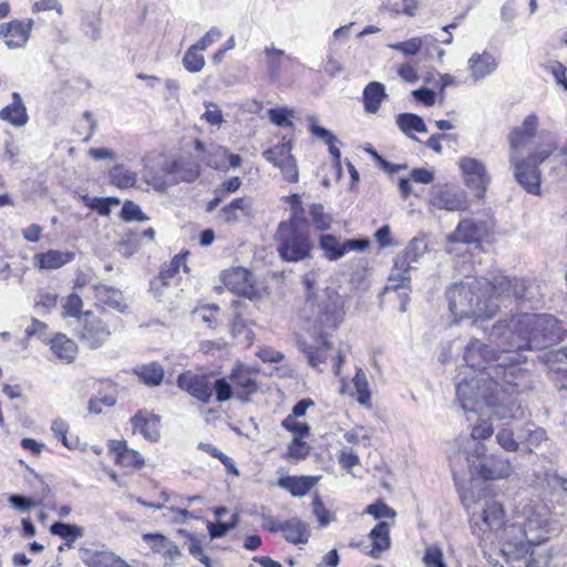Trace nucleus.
Returning a JSON list of instances; mask_svg holds the SVG:
<instances>
[{
    "label": "nucleus",
    "instance_id": "nucleus-23",
    "mask_svg": "<svg viewBox=\"0 0 567 567\" xmlns=\"http://www.w3.org/2000/svg\"><path fill=\"white\" fill-rule=\"evenodd\" d=\"M75 258L73 251H62L50 249L45 252H40L34 256V260L40 269L52 270L59 269Z\"/></svg>",
    "mask_w": 567,
    "mask_h": 567
},
{
    "label": "nucleus",
    "instance_id": "nucleus-59",
    "mask_svg": "<svg viewBox=\"0 0 567 567\" xmlns=\"http://www.w3.org/2000/svg\"><path fill=\"white\" fill-rule=\"evenodd\" d=\"M143 179L157 190H164L167 187V182L162 176V173H154L147 165H145L143 171Z\"/></svg>",
    "mask_w": 567,
    "mask_h": 567
},
{
    "label": "nucleus",
    "instance_id": "nucleus-48",
    "mask_svg": "<svg viewBox=\"0 0 567 567\" xmlns=\"http://www.w3.org/2000/svg\"><path fill=\"white\" fill-rule=\"evenodd\" d=\"M238 524V515L234 514L230 522H208L207 529L210 538H220L225 536L230 529L235 528Z\"/></svg>",
    "mask_w": 567,
    "mask_h": 567
},
{
    "label": "nucleus",
    "instance_id": "nucleus-14",
    "mask_svg": "<svg viewBox=\"0 0 567 567\" xmlns=\"http://www.w3.org/2000/svg\"><path fill=\"white\" fill-rule=\"evenodd\" d=\"M475 471L482 478L495 481L508 477L512 473V465L509 460L503 455H491L475 465Z\"/></svg>",
    "mask_w": 567,
    "mask_h": 567
},
{
    "label": "nucleus",
    "instance_id": "nucleus-64",
    "mask_svg": "<svg viewBox=\"0 0 567 567\" xmlns=\"http://www.w3.org/2000/svg\"><path fill=\"white\" fill-rule=\"evenodd\" d=\"M161 556L165 559L164 567H172L182 557V551L174 542L169 540Z\"/></svg>",
    "mask_w": 567,
    "mask_h": 567
},
{
    "label": "nucleus",
    "instance_id": "nucleus-62",
    "mask_svg": "<svg viewBox=\"0 0 567 567\" xmlns=\"http://www.w3.org/2000/svg\"><path fill=\"white\" fill-rule=\"evenodd\" d=\"M547 70L551 73L557 84L561 85L567 91V76L566 68L558 61H551L547 65Z\"/></svg>",
    "mask_w": 567,
    "mask_h": 567
},
{
    "label": "nucleus",
    "instance_id": "nucleus-45",
    "mask_svg": "<svg viewBox=\"0 0 567 567\" xmlns=\"http://www.w3.org/2000/svg\"><path fill=\"white\" fill-rule=\"evenodd\" d=\"M97 293L100 301L113 309L118 310L120 312H125L127 307L120 300L118 291L109 287H101L97 290Z\"/></svg>",
    "mask_w": 567,
    "mask_h": 567
},
{
    "label": "nucleus",
    "instance_id": "nucleus-46",
    "mask_svg": "<svg viewBox=\"0 0 567 567\" xmlns=\"http://www.w3.org/2000/svg\"><path fill=\"white\" fill-rule=\"evenodd\" d=\"M51 430H52L53 434L58 439H60L61 443L69 450H74L78 446L79 440L76 437L74 440L68 439L66 434L69 431V424L64 420H62V419L54 420L52 422Z\"/></svg>",
    "mask_w": 567,
    "mask_h": 567
},
{
    "label": "nucleus",
    "instance_id": "nucleus-19",
    "mask_svg": "<svg viewBox=\"0 0 567 567\" xmlns=\"http://www.w3.org/2000/svg\"><path fill=\"white\" fill-rule=\"evenodd\" d=\"M316 346L307 343L305 340H298V348L307 355L309 364L319 369V365L326 360V352L330 349V343L324 333L317 332Z\"/></svg>",
    "mask_w": 567,
    "mask_h": 567
},
{
    "label": "nucleus",
    "instance_id": "nucleus-20",
    "mask_svg": "<svg viewBox=\"0 0 567 567\" xmlns=\"http://www.w3.org/2000/svg\"><path fill=\"white\" fill-rule=\"evenodd\" d=\"M497 64L496 58L488 52L473 54L468 60V68L473 81L476 83L492 74L496 70Z\"/></svg>",
    "mask_w": 567,
    "mask_h": 567
},
{
    "label": "nucleus",
    "instance_id": "nucleus-17",
    "mask_svg": "<svg viewBox=\"0 0 567 567\" xmlns=\"http://www.w3.org/2000/svg\"><path fill=\"white\" fill-rule=\"evenodd\" d=\"M159 421L158 415L147 411L136 412L131 420L134 431L141 433L151 442L159 440Z\"/></svg>",
    "mask_w": 567,
    "mask_h": 567
},
{
    "label": "nucleus",
    "instance_id": "nucleus-51",
    "mask_svg": "<svg viewBox=\"0 0 567 567\" xmlns=\"http://www.w3.org/2000/svg\"><path fill=\"white\" fill-rule=\"evenodd\" d=\"M234 385L228 378L217 379L213 385V391L215 390L216 400L220 403L230 400L234 395Z\"/></svg>",
    "mask_w": 567,
    "mask_h": 567
},
{
    "label": "nucleus",
    "instance_id": "nucleus-21",
    "mask_svg": "<svg viewBox=\"0 0 567 567\" xmlns=\"http://www.w3.org/2000/svg\"><path fill=\"white\" fill-rule=\"evenodd\" d=\"M369 538L372 543L369 555L372 558H380L391 547L390 524L379 522L369 533Z\"/></svg>",
    "mask_w": 567,
    "mask_h": 567
},
{
    "label": "nucleus",
    "instance_id": "nucleus-8",
    "mask_svg": "<svg viewBox=\"0 0 567 567\" xmlns=\"http://www.w3.org/2000/svg\"><path fill=\"white\" fill-rule=\"evenodd\" d=\"M549 155V151L533 154L526 159H519L518 155H511L509 162L514 166L515 179L527 193L533 195L540 193V172L537 165L548 158Z\"/></svg>",
    "mask_w": 567,
    "mask_h": 567
},
{
    "label": "nucleus",
    "instance_id": "nucleus-60",
    "mask_svg": "<svg viewBox=\"0 0 567 567\" xmlns=\"http://www.w3.org/2000/svg\"><path fill=\"white\" fill-rule=\"evenodd\" d=\"M179 165L178 159H164L161 163V173L164 179L166 177L171 178L172 183H179L178 175H179Z\"/></svg>",
    "mask_w": 567,
    "mask_h": 567
},
{
    "label": "nucleus",
    "instance_id": "nucleus-29",
    "mask_svg": "<svg viewBox=\"0 0 567 567\" xmlns=\"http://www.w3.org/2000/svg\"><path fill=\"white\" fill-rule=\"evenodd\" d=\"M396 125L406 136L416 140L412 134L426 133L427 127L423 118L413 113H401L396 116Z\"/></svg>",
    "mask_w": 567,
    "mask_h": 567
},
{
    "label": "nucleus",
    "instance_id": "nucleus-40",
    "mask_svg": "<svg viewBox=\"0 0 567 567\" xmlns=\"http://www.w3.org/2000/svg\"><path fill=\"white\" fill-rule=\"evenodd\" d=\"M82 200L92 210L97 212L101 216H107L111 213V203L118 204L120 200L114 197H91L89 195H83Z\"/></svg>",
    "mask_w": 567,
    "mask_h": 567
},
{
    "label": "nucleus",
    "instance_id": "nucleus-38",
    "mask_svg": "<svg viewBox=\"0 0 567 567\" xmlns=\"http://www.w3.org/2000/svg\"><path fill=\"white\" fill-rule=\"evenodd\" d=\"M266 58H267V68L269 76L272 80H277L280 76L281 65L284 61L285 53L282 50L275 48H266L265 49Z\"/></svg>",
    "mask_w": 567,
    "mask_h": 567
},
{
    "label": "nucleus",
    "instance_id": "nucleus-47",
    "mask_svg": "<svg viewBox=\"0 0 567 567\" xmlns=\"http://www.w3.org/2000/svg\"><path fill=\"white\" fill-rule=\"evenodd\" d=\"M121 218L127 223L134 221V220L147 221L150 219V217L142 212L140 206L132 200H126L123 204V207L121 210Z\"/></svg>",
    "mask_w": 567,
    "mask_h": 567
},
{
    "label": "nucleus",
    "instance_id": "nucleus-57",
    "mask_svg": "<svg viewBox=\"0 0 567 567\" xmlns=\"http://www.w3.org/2000/svg\"><path fill=\"white\" fill-rule=\"evenodd\" d=\"M465 445V453H466V460L468 463H471V457L475 456L477 458H481L486 454V446L478 442L480 440H474L471 436L467 439L462 440Z\"/></svg>",
    "mask_w": 567,
    "mask_h": 567
},
{
    "label": "nucleus",
    "instance_id": "nucleus-13",
    "mask_svg": "<svg viewBox=\"0 0 567 567\" xmlns=\"http://www.w3.org/2000/svg\"><path fill=\"white\" fill-rule=\"evenodd\" d=\"M486 225L481 220L464 218L455 230L447 235V243L480 244L486 235Z\"/></svg>",
    "mask_w": 567,
    "mask_h": 567
},
{
    "label": "nucleus",
    "instance_id": "nucleus-37",
    "mask_svg": "<svg viewBox=\"0 0 567 567\" xmlns=\"http://www.w3.org/2000/svg\"><path fill=\"white\" fill-rule=\"evenodd\" d=\"M353 385L357 391V400L361 405H370L371 392L369 390V382L367 374L362 369H358L354 378Z\"/></svg>",
    "mask_w": 567,
    "mask_h": 567
},
{
    "label": "nucleus",
    "instance_id": "nucleus-34",
    "mask_svg": "<svg viewBox=\"0 0 567 567\" xmlns=\"http://www.w3.org/2000/svg\"><path fill=\"white\" fill-rule=\"evenodd\" d=\"M262 157L279 168L285 164V162L292 157L291 144L289 142L276 144L275 146L264 151Z\"/></svg>",
    "mask_w": 567,
    "mask_h": 567
},
{
    "label": "nucleus",
    "instance_id": "nucleus-61",
    "mask_svg": "<svg viewBox=\"0 0 567 567\" xmlns=\"http://www.w3.org/2000/svg\"><path fill=\"white\" fill-rule=\"evenodd\" d=\"M279 169L284 176V179L288 183H297L299 181V171L297 167V162L292 156L285 164H282Z\"/></svg>",
    "mask_w": 567,
    "mask_h": 567
},
{
    "label": "nucleus",
    "instance_id": "nucleus-36",
    "mask_svg": "<svg viewBox=\"0 0 567 567\" xmlns=\"http://www.w3.org/2000/svg\"><path fill=\"white\" fill-rule=\"evenodd\" d=\"M50 532L69 543H74L79 537L83 536V529L81 527L62 522L53 523L50 527Z\"/></svg>",
    "mask_w": 567,
    "mask_h": 567
},
{
    "label": "nucleus",
    "instance_id": "nucleus-27",
    "mask_svg": "<svg viewBox=\"0 0 567 567\" xmlns=\"http://www.w3.org/2000/svg\"><path fill=\"white\" fill-rule=\"evenodd\" d=\"M213 42V38H202L200 41L192 45L184 55L183 63L187 71L199 72L205 64L204 56L199 53Z\"/></svg>",
    "mask_w": 567,
    "mask_h": 567
},
{
    "label": "nucleus",
    "instance_id": "nucleus-58",
    "mask_svg": "<svg viewBox=\"0 0 567 567\" xmlns=\"http://www.w3.org/2000/svg\"><path fill=\"white\" fill-rule=\"evenodd\" d=\"M536 545L537 544L528 545L527 553L522 557H517V558L504 557V558L507 563H516L517 564L513 567H542L540 561L534 557V551L530 550V548Z\"/></svg>",
    "mask_w": 567,
    "mask_h": 567
},
{
    "label": "nucleus",
    "instance_id": "nucleus-18",
    "mask_svg": "<svg viewBox=\"0 0 567 567\" xmlns=\"http://www.w3.org/2000/svg\"><path fill=\"white\" fill-rule=\"evenodd\" d=\"M0 120L16 127H22L28 123V111L18 92L12 93V103L0 110Z\"/></svg>",
    "mask_w": 567,
    "mask_h": 567
},
{
    "label": "nucleus",
    "instance_id": "nucleus-39",
    "mask_svg": "<svg viewBox=\"0 0 567 567\" xmlns=\"http://www.w3.org/2000/svg\"><path fill=\"white\" fill-rule=\"evenodd\" d=\"M179 165V182L192 183L196 181L200 175L199 164L190 158H178Z\"/></svg>",
    "mask_w": 567,
    "mask_h": 567
},
{
    "label": "nucleus",
    "instance_id": "nucleus-7",
    "mask_svg": "<svg viewBox=\"0 0 567 567\" xmlns=\"http://www.w3.org/2000/svg\"><path fill=\"white\" fill-rule=\"evenodd\" d=\"M427 245L424 239L413 238L408 246L393 259V266L388 278L385 290H395L410 284V271L413 264L419 262L425 254Z\"/></svg>",
    "mask_w": 567,
    "mask_h": 567
},
{
    "label": "nucleus",
    "instance_id": "nucleus-44",
    "mask_svg": "<svg viewBox=\"0 0 567 567\" xmlns=\"http://www.w3.org/2000/svg\"><path fill=\"white\" fill-rule=\"evenodd\" d=\"M422 561L425 567H447L442 548L439 545H430L425 548Z\"/></svg>",
    "mask_w": 567,
    "mask_h": 567
},
{
    "label": "nucleus",
    "instance_id": "nucleus-41",
    "mask_svg": "<svg viewBox=\"0 0 567 567\" xmlns=\"http://www.w3.org/2000/svg\"><path fill=\"white\" fill-rule=\"evenodd\" d=\"M312 513L317 517L320 527H327L336 520V514L326 508L321 497L316 494L312 498Z\"/></svg>",
    "mask_w": 567,
    "mask_h": 567
},
{
    "label": "nucleus",
    "instance_id": "nucleus-1",
    "mask_svg": "<svg viewBox=\"0 0 567 567\" xmlns=\"http://www.w3.org/2000/svg\"><path fill=\"white\" fill-rule=\"evenodd\" d=\"M504 337V323L498 321L488 330L487 339L499 353L476 338L466 346L464 361L477 373L456 384V398L465 413H481L486 408L499 420L525 416L518 395L527 386L528 371L518 367L520 355L514 357L508 353V346L502 344Z\"/></svg>",
    "mask_w": 567,
    "mask_h": 567
},
{
    "label": "nucleus",
    "instance_id": "nucleus-24",
    "mask_svg": "<svg viewBox=\"0 0 567 567\" xmlns=\"http://www.w3.org/2000/svg\"><path fill=\"white\" fill-rule=\"evenodd\" d=\"M282 534L288 543L300 545L307 544L310 538L309 525L298 517L284 522Z\"/></svg>",
    "mask_w": 567,
    "mask_h": 567
},
{
    "label": "nucleus",
    "instance_id": "nucleus-25",
    "mask_svg": "<svg viewBox=\"0 0 567 567\" xmlns=\"http://www.w3.org/2000/svg\"><path fill=\"white\" fill-rule=\"evenodd\" d=\"M386 96L385 87L382 83L370 82L363 90L364 111L369 114H375Z\"/></svg>",
    "mask_w": 567,
    "mask_h": 567
},
{
    "label": "nucleus",
    "instance_id": "nucleus-56",
    "mask_svg": "<svg viewBox=\"0 0 567 567\" xmlns=\"http://www.w3.org/2000/svg\"><path fill=\"white\" fill-rule=\"evenodd\" d=\"M182 266L186 268L184 264V257L175 256L169 262V265L162 269L159 274V279L162 280L163 285H168V280L179 272Z\"/></svg>",
    "mask_w": 567,
    "mask_h": 567
},
{
    "label": "nucleus",
    "instance_id": "nucleus-10",
    "mask_svg": "<svg viewBox=\"0 0 567 567\" xmlns=\"http://www.w3.org/2000/svg\"><path fill=\"white\" fill-rule=\"evenodd\" d=\"M80 341L89 349L101 348L111 336L110 326L100 317L86 312L79 319Z\"/></svg>",
    "mask_w": 567,
    "mask_h": 567
},
{
    "label": "nucleus",
    "instance_id": "nucleus-12",
    "mask_svg": "<svg viewBox=\"0 0 567 567\" xmlns=\"http://www.w3.org/2000/svg\"><path fill=\"white\" fill-rule=\"evenodd\" d=\"M177 385L203 403H208L213 398V384L206 375L184 372L178 375Z\"/></svg>",
    "mask_w": 567,
    "mask_h": 567
},
{
    "label": "nucleus",
    "instance_id": "nucleus-15",
    "mask_svg": "<svg viewBox=\"0 0 567 567\" xmlns=\"http://www.w3.org/2000/svg\"><path fill=\"white\" fill-rule=\"evenodd\" d=\"M539 121L535 114L525 117L520 126L515 127L509 134L511 155H518L535 136Z\"/></svg>",
    "mask_w": 567,
    "mask_h": 567
},
{
    "label": "nucleus",
    "instance_id": "nucleus-54",
    "mask_svg": "<svg viewBox=\"0 0 567 567\" xmlns=\"http://www.w3.org/2000/svg\"><path fill=\"white\" fill-rule=\"evenodd\" d=\"M56 300V293L40 292L37 297L34 308L39 315H45L55 307Z\"/></svg>",
    "mask_w": 567,
    "mask_h": 567
},
{
    "label": "nucleus",
    "instance_id": "nucleus-22",
    "mask_svg": "<svg viewBox=\"0 0 567 567\" xmlns=\"http://www.w3.org/2000/svg\"><path fill=\"white\" fill-rule=\"evenodd\" d=\"M252 214L251 203L246 197L233 199L228 205L223 207L219 218L226 224H236L241 217H249Z\"/></svg>",
    "mask_w": 567,
    "mask_h": 567
},
{
    "label": "nucleus",
    "instance_id": "nucleus-52",
    "mask_svg": "<svg viewBox=\"0 0 567 567\" xmlns=\"http://www.w3.org/2000/svg\"><path fill=\"white\" fill-rule=\"evenodd\" d=\"M32 20L12 21L6 25H2L1 32L3 35H29L32 30Z\"/></svg>",
    "mask_w": 567,
    "mask_h": 567
},
{
    "label": "nucleus",
    "instance_id": "nucleus-53",
    "mask_svg": "<svg viewBox=\"0 0 567 567\" xmlns=\"http://www.w3.org/2000/svg\"><path fill=\"white\" fill-rule=\"evenodd\" d=\"M116 462L122 466L141 467L144 465V457L140 452L127 447L126 450L118 453V458Z\"/></svg>",
    "mask_w": 567,
    "mask_h": 567
},
{
    "label": "nucleus",
    "instance_id": "nucleus-2",
    "mask_svg": "<svg viewBox=\"0 0 567 567\" xmlns=\"http://www.w3.org/2000/svg\"><path fill=\"white\" fill-rule=\"evenodd\" d=\"M549 513L545 505L523 498L506 519L504 505L494 496H483L471 517L472 533L482 542L496 539L504 557L517 558L527 553L528 545L548 539Z\"/></svg>",
    "mask_w": 567,
    "mask_h": 567
},
{
    "label": "nucleus",
    "instance_id": "nucleus-5",
    "mask_svg": "<svg viewBox=\"0 0 567 567\" xmlns=\"http://www.w3.org/2000/svg\"><path fill=\"white\" fill-rule=\"evenodd\" d=\"M302 214V206H293L290 217L279 223L274 235L278 255L284 261L299 262L311 257L315 246L308 220Z\"/></svg>",
    "mask_w": 567,
    "mask_h": 567
},
{
    "label": "nucleus",
    "instance_id": "nucleus-63",
    "mask_svg": "<svg viewBox=\"0 0 567 567\" xmlns=\"http://www.w3.org/2000/svg\"><path fill=\"white\" fill-rule=\"evenodd\" d=\"M143 539L150 544L152 550L157 554H162L169 539L162 534H144Z\"/></svg>",
    "mask_w": 567,
    "mask_h": 567
},
{
    "label": "nucleus",
    "instance_id": "nucleus-30",
    "mask_svg": "<svg viewBox=\"0 0 567 567\" xmlns=\"http://www.w3.org/2000/svg\"><path fill=\"white\" fill-rule=\"evenodd\" d=\"M134 373L147 385H159L164 378V369L157 362L136 365Z\"/></svg>",
    "mask_w": 567,
    "mask_h": 567
},
{
    "label": "nucleus",
    "instance_id": "nucleus-6",
    "mask_svg": "<svg viewBox=\"0 0 567 567\" xmlns=\"http://www.w3.org/2000/svg\"><path fill=\"white\" fill-rule=\"evenodd\" d=\"M306 287V308L311 311L308 320L317 332L333 330L344 320V298L333 288H326L319 295L315 291V274H306L302 280Z\"/></svg>",
    "mask_w": 567,
    "mask_h": 567
},
{
    "label": "nucleus",
    "instance_id": "nucleus-32",
    "mask_svg": "<svg viewBox=\"0 0 567 567\" xmlns=\"http://www.w3.org/2000/svg\"><path fill=\"white\" fill-rule=\"evenodd\" d=\"M109 177L110 182L121 189L133 187L137 181L136 173L120 164L110 169Z\"/></svg>",
    "mask_w": 567,
    "mask_h": 567
},
{
    "label": "nucleus",
    "instance_id": "nucleus-43",
    "mask_svg": "<svg viewBox=\"0 0 567 567\" xmlns=\"http://www.w3.org/2000/svg\"><path fill=\"white\" fill-rule=\"evenodd\" d=\"M517 437L528 444V450L530 452L533 451V447H538L542 442L547 440L546 431L542 427L524 429Z\"/></svg>",
    "mask_w": 567,
    "mask_h": 567
},
{
    "label": "nucleus",
    "instance_id": "nucleus-55",
    "mask_svg": "<svg viewBox=\"0 0 567 567\" xmlns=\"http://www.w3.org/2000/svg\"><path fill=\"white\" fill-rule=\"evenodd\" d=\"M292 116V111L288 109H270L268 110L269 120L280 127H288L292 125L290 117Z\"/></svg>",
    "mask_w": 567,
    "mask_h": 567
},
{
    "label": "nucleus",
    "instance_id": "nucleus-49",
    "mask_svg": "<svg viewBox=\"0 0 567 567\" xmlns=\"http://www.w3.org/2000/svg\"><path fill=\"white\" fill-rule=\"evenodd\" d=\"M496 441L507 452H516L519 449V442L514 437V431L509 427H502L496 433Z\"/></svg>",
    "mask_w": 567,
    "mask_h": 567
},
{
    "label": "nucleus",
    "instance_id": "nucleus-16",
    "mask_svg": "<svg viewBox=\"0 0 567 567\" xmlns=\"http://www.w3.org/2000/svg\"><path fill=\"white\" fill-rule=\"evenodd\" d=\"M228 379L234 385L236 398L241 401H248L249 395L258 391V384L251 372L243 364H237Z\"/></svg>",
    "mask_w": 567,
    "mask_h": 567
},
{
    "label": "nucleus",
    "instance_id": "nucleus-9",
    "mask_svg": "<svg viewBox=\"0 0 567 567\" xmlns=\"http://www.w3.org/2000/svg\"><path fill=\"white\" fill-rule=\"evenodd\" d=\"M458 167L462 172L465 186L473 192L477 198H483L491 182L484 163L474 157L464 156L458 159Z\"/></svg>",
    "mask_w": 567,
    "mask_h": 567
},
{
    "label": "nucleus",
    "instance_id": "nucleus-31",
    "mask_svg": "<svg viewBox=\"0 0 567 567\" xmlns=\"http://www.w3.org/2000/svg\"><path fill=\"white\" fill-rule=\"evenodd\" d=\"M228 150L224 146L212 144L207 150V155L203 156L200 159L205 162V164L216 171H227L228 164Z\"/></svg>",
    "mask_w": 567,
    "mask_h": 567
},
{
    "label": "nucleus",
    "instance_id": "nucleus-35",
    "mask_svg": "<svg viewBox=\"0 0 567 567\" xmlns=\"http://www.w3.org/2000/svg\"><path fill=\"white\" fill-rule=\"evenodd\" d=\"M249 272L241 267L227 270L223 275L224 284L233 291L243 292L246 289Z\"/></svg>",
    "mask_w": 567,
    "mask_h": 567
},
{
    "label": "nucleus",
    "instance_id": "nucleus-11",
    "mask_svg": "<svg viewBox=\"0 0 567 567\" xmlns=\"http://www.w3.org/2000/svg\"><path fill=\"white\" fill-rule=\"evenodd\" d=\"M429 203L433 208L450 212L466 210L468 208L466 193L449 184L434 186L431 189Z\"/></svg>",
    "mask_w": 567,
    "mask_h": 567
},
{
    "label": "nucleus",
    "instance_id": "nucleus-4",
    "mask_svg": "<svg viewBox=\"0 0 567 567\" xmlns=\"http://www.w3.org/2000/svg\"><path fill=\"white\" fill-rule=\"evenodd\" d=\"M504 323L505 337L503 346H508V353L519 362L526 361L525 350H542L561 340L563 328L559 321L547 313H520L514 316L509 323Z\"/></svg>",
    "mask_w": 567,
    "mask_h": 567
},
{
    "label": "nucleus",
    "instance_id": "nucleus-28",
    "mask_svg": "<svg viewBox=\"0 0 567 567\" xmlns=\"http://www.w3.org/2000/svg\"><path fill=\"white\" fill-rule=\"evenodd\" d=\"M51 350L62 361L68 363L75 359L78 347L75 342L63 333H58L51 340Z\"/></svg>",
    "mask_w": 567,
    "mask_h": 567
},
{
    "label": "nucleus",
    "instance_id": "nucleus-33",
    "mask_svg": "<svg viewBox=\"0 0 567 567\" xmlns=\"http://www.w3.org/2000/svg\"><path fill=\"white\" fill-rule=\"evenodd\" d=\"M319 246L323 250L324 257L330 261L338 260L344 256L343 243H340L334 235H321Z\"/></svg>",
    "mask_w": 567,
    "mask_h": 567
},
{
    "label": "nucleus",
    "instance_id": "nucleus-42",
    "mask_svg": "<svg viewBox=\"0 0 567 567\" xmlns=\"http://www.w3.org/2000/svg\"><path fill=\"white\" fill-rule=\"evenodd\" d=\"M309 214L316 229L323 231L331 227L332 217L324 213L321 204H312L309 208Z\"/></svg>",
    "mask_w": 567,
    "mask_h": 567
},
{
    "label": "nucleus",
    "instance_id": "nucleus-3",
    "mask_svg": "<svg viewBox=\"0 0 567 567\" xmlns=\"http://www.w3.org/2000/svg\"><path fill=\"white\" fill-rule=\"evenodd\" d=\"M449 307L455 322L471 320L472 326L494 317L503 303L512 299L537 303L543 297L540 285L535 280L496 276L493 280L473 278L452 285L446 290ZM484 331L486 328L482 327Z\"/></svg>",
    "mask_w": 567,
    "mask_h": 567
},
{
    "label": "nucleus",
    "instance_id": "nucleus-50",
    "mask_svg": "<svg viewBox=\"0 0 567 567\" xmlns=\"http://www.w3.org/2000/svg\"><path fill=\"white\" fill-rule=\"evenodd\" d=\"M363 513L372 515L377 519H380L383 517L394 518L396 516L395 511L381 499L368 505Z\"/></svg>",
    "mask_w": 567,
    "mask_h": 567
},
{
    "label": "nucleus",
    "instance_id": "nucleus-26",
    "mask_svg": "<svg viewBox=\"0 0 567 567\" xmlns=\"http://www.w3.org/2000/svg\"><path fill=\"white\" fill-rule=\"evenodd\" d=\"M317 480L310 476H286L278 480V486L285 488L293 496H305L316 484Z\"/></svg>",
    "mask_w": 567,
    "mask_h": 567
}]
</instances>
